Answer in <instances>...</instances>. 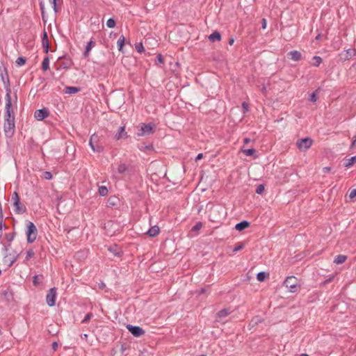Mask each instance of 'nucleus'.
I'll use <instances>...</instances> for the list:
<instances>
[{
    "mask_svg": "<svg viewBox=\"0 0 356 356\" xmlns=\"http://www.w3.org/2000/svg\"><path fill=\"white\" fill-rule=\"evenodd\" d=\"M316 92H317V90H316L315 92H312V93L310 95L309 100H310L311 102H316V100H317Z\"/></svg>",
    "mask_w": 356,
    "mask_h": 356,
    "instance_id": "8fccbe9b",
    "label": "nucleus"
},
{
    "mask_svg": "<svg viewBox=\"0 0 356 356\" xmlns=\"http://www.w3.org/2000/svg\"><path fill=\"white\" fill-rule=\"evenodd\" d=\"M287 55L289 58L295 61H299L302 59L301 53L297 50L291 51L288 53Z\"/></svg>",
    "mask_w": 356,
    "mask_h": 356,
    "instance_id": "2eb2a0df",
    "label": "nucleus"
},
{
    "mask_svg": "<svg viewBox=\"0 0 356 356\" xmlns=\"http://www.w3.org/2000/svg\"><path fill=\"white\" fill-rule=\"evenodd\" d=\"M203 158V154L202 153H200L197 154V156H196L195 158V161H198V160H200Z\"/></svg>",
    "mask_w": 356,
    "mask_h": 356,
    "instance_id": "052dcab7",
    "label": "nucleus"
},
{
    "mask_svg": "<svg viewBox=\"0 0 356 356\" xmlns=\"http://www.w3.org/2000/svg\"><path fill=\"white\" fill-rule=\"evenodd\" d=\"M355 49H349L348 50H347V54H348V56H349V57H352L353 56L355 55Z\"/></svg>",
    "mask_w": 356,
    "mask_h": 356,
    "instance_id": "6e6d98bb",
    "label": "nucleus"
},
{
    "mask_svg": "<svg viewBox=\"0 0 356 356\" xmlns=\"http://www.w3.org/2000/svg\"><path fill=\"white\" fill-rule=\"evenodd\" d=\"M244 247V245L242 243H238L234 249L233 252H236L241 250H242Z\"/></svg>",
    "mask_w": 356,
    "mask_h": 356,
    "instance_id": "09e8293b",
    "label": "nucleus"
},
{
    "mask_svg": "<svg viewBox=\"0 0 356 356\" xmlns=\"http://www.w3.org/2000/svg\"><path fill=\"white\" fill-rule=\"evenodd\" d=\"M266 24H267L266 19L263 18L261 20V26H262L263 29H265L266 28Z\"/></svg>",
    "mask_w": 356,
    "mask_h": 356,
    "instance_id": "bf43d9fd",
    "label": "nucleus"
},
{
    "mask_svg": "<svg viewBox=\"0 0 356 356\" xmlns=\"http://www.w3.org/2000/svg\"><path fill=\"white\" fill-rule=\"evenodd\" d=\"M160 232V229L157 225L152 227L147 232V234L150 237H155Z\"/></svg>",
    "mask_w": 356,
    "mask_h": 356,
    "instance_id": "f3484780",
    "label": "nucleus"
},
{
    "mask_svg": "<svg viewBox=\"0 0 356 356\" xmlns=\"http://www.w3.org/2000/svg\"><path fill=\"white\" fill-rule=\"evenodd\" d=\"M124 42H125V38L123 35H121L117 42L118 47V50L120 51H122L123 47L124 45Z\"/></svg>",
    "mask_w": 356,
    "mask_h": 356,
    "instance_id": "cd10ccee",
    "label": "nucleus"
},
{
    "mask_svg": "<svg viewBox=\"0 0 356 356\" xmlns=\"http://www.w3.org/2000/svg\"><path fill=\"white\" fill-rule=\"evenodd\" d=\"M26 59L24 57L20 56L16 60V64L18 66H22L26 63Z\"/></svg>",
    "mask_w": 356,
    "mask_h": 356,
    "instance_id": "e433bc0d",
    "label": "nucleus"
},
{
    "mask_svg": "<svg viewBox=\"0 0 356 356\" xmlns=\"http://www.w3.org/2000/svg\"><path fill=\"white\" fill-rule=\"evenodd\" d=\"M14 211L17 214H22L26 212V207L21 202L17 192L15 191L12 196Z\"/></svg>",
    "mask_w": 356,
    "mask_h": 356,
    "instance_id": "7ed1b4c3",
    "label": "nucleus"
},
{
    "mask_svg": "<svg viewBox=\"0 0 356 356\" xmlns=\"http://www.w3.org/2000/svg\"><path fill=\"white\" fill-rule=\"evenodd\" d=\"M81 90V88L79 87L74 86H67L65 88V92L66 94H75Z\"/></svg>",
    "mask_w": 356,
    "mask_h": 356,
    "instance_id": "4be33fe9",
    "label": "nucleus"
},
{
    "mask_svg": "<svg viewBox=\"0 0 356 356\" xmlns=\"http://www.w3.org/2000/svg\"><path fill=\"white\" fill-rule=\"evenodd\" d=\"M95 42L92 40L88 42L87 45L86 47L85 51L83 52L84 58H87L88 56L89 52L90 51L92 48L95 46Z\"/></svg>",
    "mask_w": 356,
    "mask_h": 356,
    "instance_id": "6ab92c4d",
    "label": "nucleus"
},
{
    "mask_svg": "<svg viewBox=\"0 0 356 356\" xmlns=\"http://www.w3.org/2000/svg\"><path fill=\"white\" fill-rule=\"evenodd\" d=\"M115 248H116L115 247H111V248H109V249H108V250H109L111 252H113V254H114L115 256H117V257H120V256H121V254H122V252H119V251H116Z\"/></svg>",
    "mask_w": 356,
    "mask_h": 356,
    "instance_id": "de8ad7c7",
    "label": "nucleus"
},
{
    "mask_svg": "<svg viewBox=\"0 0 356 356\" xmlns=\"http://www.w3.org/2000/svg\"><path fill=\"white\" fill-rule=\"evenodd\" d=\"M90 147L92 149V151L95 152L100 153V152H103V150H104L103 146L101 145H99V144L92 145Z\"/></svg>",
    "mask_w": 356,
    "mask_h": 356,
    "instance_id": "2f4dec72",
    "label": "nucleus"
},
{
    "mask_svg": "<svg viewBox=\"0 0 356 356\" xmlns=\"http://www.w3.org/2000/svg\"><path fill=\"white\" fill-rule=\"evenodd\" d=\"M346 259L347 257L346 255L339 254L335 257L334 262L337 264H341L346 261Z\"/></svg>",
    "mask_w": 356,
    "mask_h": 356,
    "instance_id": "393cba45",
    "label": "nucleus"
},
{
    "mask_svg": "<svg viewBox=\"0 0 356 356\" xmlns=\"http://www.w3.org/2000/svg\"><path fill=\"white\" fill-rule=\"evenodd\" d=\"M15 234H16V233L15 232H13L12 233H9V234H6L5 238L6 239V241L8 243H11L13 241V239L15 236Z\"/></svg>",
    "mask_w": 356,
    "mask_h": 356,
    "instance_id": "72a5a7b5",
    "label": "nucleus"
},
{
    "mask_svg": "<svg viewBox=\"0 0 356 356\" xmlns=\"http://www.w3.org/2000/svg\"><path fill=\"white\" fill-rule=\"evenodd\" d=\"M40 277L42 278V276L40 275ZM41 282V280L40 279V275H35L33 277V285L38 286Z\"/></svg>",
    "mask_w": 356,
    "mask_h": 356,
    "instance_id": "58836bf2",
    "label": "nucleus"
},
{
    "mask_svg": "<svg viewBox=\"0 0 356 356\" xmlns=\"http://www.w3.org/2000/svg\"><path fill=\"white\" fill-rule=\"evenodd\" d=\"M355 163H356V156H352L351 158L347 159V162L344 164L346 168H350Z\"/></svg>",
    "mask_w": 356,
    "mask_h": 356,
    "instance_id": "7c9ffc66",
    "label": "nucleus"
},
{
    "mask_svg": "<svg viewBox=\"0 0 356 356\" xmlns=\"http://www.w3.org/2000/svg\"><path fill=\"white\" fill-rule=\"evenodd\" d=\"M3 217H1L0 216V229H2L3 227H4L5 229L7 228V226L3 223Z\"/></svg>",
    "mask_w": 356,
    "mask_h": 356,
    "instance_id": "4d7b16f0",
    "label": "nucleus"
},
{
    "mask_svg": "<svg viewBox=\"0 0 356 356\" xmlns=\"http://www.w3.org/2000/svg\"><path fill=\"white\" fill-rule=\"evenodd\" d=\"M49 115V113L48 110L45 108H43L41 109L36 110L34 113V117L38 120H42L47 117H48Z\"/></svg>",
    "mask_w": 356,
    "mask_h": 356,
    "instance_id": "9b49d317",
    "label": "nucleus"
},
{
    "mask_svg": "<svg viewBox=\"0 0 356 356\" xmlns=\"http://www.w3.org/2000/svg\"><path fill=\"white\" fill-rule=\"evenodd\" d=\"M264 189H265L264 185L259 184L257 186L255 192H256V193L261 195L263 193Z\"/></svg>",
    "mask_w": 356,
    "mask_h": 356,
    "instance_id": "4c0bfd02",
    "label": "nucleus"
},
{
    "mask_svg": "<svg viewBox=\"0 0 356 356\" xmlns=\"http://www.w3.org/2000/svg\"><path fill=\"white\" fill-rule=\"evenodd\" d=\"M230 309L229 308H225L223 309L220 310L217 313V316L219 319H222L226 316H227L229 314H230Z\"/></svg>",
    "mask_w": 356,
    "mask_h": 356,
    "instance_id": "aec40b11",
    "label": "nucleus"
},
{
    "mask_svg": "<svg viewBox=\"0 0 356 356\" xmlns=\"http://www.w3.org/2000/svg\"><path fill=\"white\" fill-rule=\"evenodd\" d=\"M15 131V117H5L4 132L7 137H12Z\"/></svg>",
    "mask_w": 356,
    "mask_h": 356,
    "instance_id": "20e7f679",
    "label": "nucleus"
},
{
    "mask_svg": "<svg viewBox=\"0 0 356 356\" xmlns=\"http://www.w3.org/2000/svg\"><path fill=\"white\" fill-rule=\"evenodd\" d=\"M154 124H152L151 123H142L140 128L138 129V131L137 132L138 136H149L150 134H152L154 131Z\"/></svg>",
    "mask_w": 356,
    "mask_h": 356,
    "instance_id": "423d86ee",
    "label": "nucleus"
},
{
    "mask_svg": "<svg viewBox=\"0 0 356 356\" xmlns=\"http://www.w3.org/2000/svg\"><path fill=\"white\" fill-rule=\"evenodd\" d=\"M122 138H127V132L125 131L124 127H120L118 133L115 135V140H120Z\"/></svg>",
    "mask_w": 356,
    "mask_h": 356,
    "instance_id": "a211bd4d",
    "label": "nucleus"
},
{
    "mask_svg": "<svg viewBox=\"0 0 356 356\" xmlns=\"http://www.w3.org/2000/svg\"><path fill=\"white\" fill-rule=\"evenodd\" d=\"M284 285L289 289L291 293H295L300 288L298 284V280L295 276L287 277L284 282Z\"/></svg>",
    "mask_w": 356,
    "mask_h": 356,
    "instance_id": "39448f33",
    "label": "nucleus"
},
{
    "mask_svg": "<svg viewBox=\"0 0 356 356\" xmlns=\"http://www.w3.org/2000/svg\"><path fill=\"white\" fill-rule=\"evenodd\" d=\"M57 347H58V343H57V342H54V343H52V348H53L54 350H56V348H57Z\"/></svg>",
    "mask_w": 356,
    "mask_h": 356,
    "instance_id": "e2e57ef3",
    "label": "nucleus"
},
{
    "mask_svg": "<svg viewBox=\"0 0 356 356\" xmlns=\"http://www.w3.org/2000/svg\"><path fill=\"white\" fill-rule=\"evenodd\" d=\"M330 170L331 168L330 167H325L323 168V172H328Z\"/></svg>",
    "mask_w": 356,
    "mask_h": 356,
    "instance_id": "680f3d73",
    "label": "nucleus"
},
{
    "mask_svg": "<svg viewBox=\"0 0 356 356\" xmlns=\"http://www.w3.org/2000/svg\"><path fill=\"white\" fill-rule=\"evenodd\" d=\"M268 277V273L266 272H259L257 275V279L259 282H264Z\"/></svg>",
    "mask_w": 356,
    "mask_h": 356,
    "instance_id": "bb28decb",
    "label": "nucleus"
},
{
    "mask_svg": "<svg viewBox=\"0 0 356 356\" xmlns=\"http://www.w3.org/2000/svg\"><path fill=\"white\" fill-rule=\"evenodd\" d=\"M136 49L139 53H142L145 51V48L141 42L136 44Z\"/></svg>",
    "mask_w": 356,
    "mask_h": 356,
    "instance_id": "79ce46f5",
    "label": "nucleus"
},
{
    "mask_svg": "<svg viewBox=\"0 0 356 356\" xmlns=\"http://www.w3.org/2000/svg\"><path fill=\"white\" fill-rule=\"evenodd\" d=\"M99 193L102 196H105L108 193V189L106 186H102L99 187Z\"/></svg>",
    "mask_w": 356,
    "mask_h": 356,
    "instance_id": "c9c22d12",
    "label": "nucleus"
},
{
    "mask_svg": "<svg viewBox=\"0 0 356 356\" xmlns=\"http://www.w3.org/2000/svg\"><path fill=\"white\" fill-rule=\"evenodd\" d=\"M250 225V223L248 221L243 220L235 225V229L238 232H241L245 229L249 227Z\"/></svg>",
    "mask_w": 356,
    "mask_h": 356,
    "instance_id": "dca6fc26",
    "label": "nucleus"
},
{
    "mask_svg": "<svg viewBox=\"0 0 356 356\" xmlns=\"http://www.w3.org/2000/svg\"><path fill=\"white\" fill-rule=\"evenodd\" d=\"M202 227V223L197 222L192 228V231H199Z\"/></svg>",
    "mask_w": 356,
    "mask_h": 356,
    "instance_id": "c03bdc74",
    "label": "nucleus"
},
{
    "mask_svg": "<svg viewBox=\"0 0 356 356\" xmlns=\"http://www.w3.org/2000/svg\"><path fill=\"white\" fill-rule=\"evenodd\" d=\"M50 3L52 5L53 8L56 13L58 12L57 6H56V0H49Z\"/></svg>",
    "mask_w": 356,
    "mask_h": 356,
    "instance_id": "603ef678",
    "label": "nucleus"
},
{
    "mask_svg": "<svg viewBox=\"0 0 356 356\" xmlns=\"http://www.w3.org/2000/svg\"><path fill=\"white\" fill-rule=\"evenodd\" d=\"M234 38H230V39L229 40V45H232V44H234Z\"/></svg>",
    "mask_w": 356,
    "mask_h": 356,
    "instance_id": "774afa93",
    "label": "nucleus"
},
{
    "mask_svg": "<svg viewBox=\"0 0 356 356\" xmlns=\"http://www.w3.org/2000/svg\"><path fill=\"white\" fill-rule=\"evenodd\" d=\"M26 239L27 242L29 243H33L38 236V229L36 228V226L34 225L33 222L26 220Z\"/></svg>",
    "mask_w": 356,
    "mask_h": 356,
    "instance_id": "f03ea898",
    "label": "nucleus"
},
{
    "mask_svg": "<svg viewBox=\"0 0 356 356\" xmlns=\"http://www.w3.org/2000/svg\"><path fill=\"white\" fill-rule=\"evenodd\" d=\"M250 138H244V140H243V143H244L245 144H248V143H250Z\"/></svg>",
    "mask_w": 356,
    "mask_h": 356,
    "instance_id": "69168bd1",
    "label": "nucleus"
},
{
    "mask_svg": "<svg viewBox=\"0 0 356 356\" xmlns=\"http://www.w3.org/2000/svg\"><path fill=\"white\" fill-rule=\"evenodd\" d=\"M19 255V253H17V251L15 250H12L11 252H8L5 253V259H9L10 260V264H8V266H12L13 265V264L17 261Z\"/></svg>",
    "mask_w": 356,
    "mask_h": 356,
    "instance_id": "9d476101",
    "label": "nucleus"
},
{
    "mask_svg": "<svg viewBox=\"0 0 356 356\" xmlns=\"http://www.w3.org/2000/svg\"><path fill=\"white\" fill-rule=\"evenodd\" d=\"M209 40L212 42L220 41L221 40V35L218 31H214L209 36Z\"/></svg>",
    "mask_w": 356,
    "mask_h": 356,
    "instance_id": "412c9836",
    "label": "nucleus"
},
{
    "mask_svg": "<svg viewBox=\"0 0 356 356\" xmlns=\"http://www.w3.org/2000/svg\"><path fill=\"white\" fill-rule=\"evenodd\" d=\"M34 255H35L34 251L33 250L30 249L26 252V259L28 260V259L33 257Z\"/></svg>",
    "mask_w": 356,
    "mask_h": 356,
    "instance_id": "49530a36",
    "label": "nucleus"
},
{
    "mask_svg": "<svg viewBox=\"0 0 356 356\" xmlns=\"http://www.w3.org/2000/svg\"><path fill=\"white\" fill-rule=\"evenodd\" d=\"M155 63L156 65L158 64H163L164 63V58L161 54H159L156 56V60H155Z\"/></svg>",
    "mask_w": 356,
    "mask_h": 356,
    "instance_id": "ea45409f",
    "label": "nucleus"
},
{
    "mask_svg": "<svg viewBox=\"0 0 356 356\" xmlns=\"http://www.w3.org/2000/svg\"><path fill=\"white\" fill-rule=\"evenodd\" d=\"M118 226L113 221H108L104 224V229L106 230L107 234L112 236L116 231L115 227Z\"/></svg>",
    "mask_w": 356,
    "mask_h": 356,
    "instance_id": "4468645a",
    "label": "nucleus"
},
{
    "mask_svg": "<svg viewBox=\"0 0 356 356\" xmlns=\"http://www.w3.org/2000/svg\"><path fill=\"white\" fill-rule=\"evenodd\" d=\"M205 291H206L205 289L202 288L200 290H199V291H197V293H198L199 294H202V293H205Z\"/></svg>",
    "mask_w": 356,
    "mask_h": 356,
    "instance_id": "0e129e2a",
    "label": "nucleus"
},
{
    "mask_svg": "<svg viewBox=\"0 0 356 356\" xmlns=\"http://www.w3.org/2000/svg\"><path fill=\"white\" fill-rule=\"evenodd\" d=\"M99 140V138L98 135L93 134L90 138L89 145L91 147L92 145H97L98 144Z\"/></svg>",
    "mask_w": 356,
    "mask_h": 356,
    "instance_id": "a878e982",
    "label": "nucleus"
},
{
    "mask_svg": "<svg viewBox=\"0 0 356 356\" xmlns=\"http://www.w3.org/2000/svg\"><path fill=\"white\" fill-rule=\"evenodd\" d=\"M243 152L248 156H252L256 153V150L253 148L243 149Z\"/></svg>",
    "mask_w": 356,
    "mask_h": 356,
    "instance_id": "473e14b6",
    "label": "nucleus"
},
{
    "mask_svg": "<svg viewBox=\"0 0 356 356\" xmlns=\"http://www.w3.org/2000/svg\"><path fill=\"white\" fill-rule=\"evenodd\" d=\"M4 70L6 71V80L3 81L4 87L6 89V94H11V89L10 87V81H9L8 74L7 73L6 69L4 68Z\"/></svg>",
    "mask_w": 356,
    "mask_h": 356,
    "instance_id": "5701e85b",
    "label": "nucleus"
},
{
    "mask_svg": "<svg viewBox=\"0 0 356 356\" xmlns=\"http://www.w3.org/2000/svg\"><path fill=\"white\" fill-rule=\"evenodd\" d=\"M12 101H11V95L10 94L6 95V112L5 117H9L12 115Z\"/></svg>",
    "mask_w": 356,
    "mask_h": 356,
    "instance_id": "f8f14e48",
    "label": "nucleus"
},
{
    "mask_svg": "<svg viewBox=\"0 0 356 356\" xmlns=\"http://www.w3.org/2000/svg\"><path fill=\"white\" fill-rule=\"evenodd\" d=\"M355 197H356V189L355 188V189H352L350 191L349 197H350V199L353 200Z\"/></svg>",
    "mask_w": 356,
    "mask_h": 356,
    "instance_id": "3c124183",
    "label": "nucleus"
},
{
    "mask_svg": "<svg viewBox=\"0 0 356 356\" xmlns=\"http://www.w3.org/2000/svg\"><path fill=\"white\" fill-rule=\"evenodd\" d=\"M242 108L243 109V113H246L249 111V106H248V103H246V102H243Z\"/></svg>",
    "mask_w": 356,
    "mask_h": 356,
    "instance_id": "5fc2aeb1",
    "label": "nucleus"
},
{
    "mask_svg": "<svg viewBox=\"0 0 356 356\" xmlns=\"http://www.w3.org/2000/svg\"><path fill=\"white\" fill-rule=\"evenodd\" d=\"M227 216L226 209L220 204L213 205L209 209V220L211 222H220Z\"/></svg>",
    "mask_w": 356,
    "mask_h": 356,
    "instance_id": "f257e3e1",
    "label": "nucleus"
},
{
    "mask_svg": "<svg viewBox=\"0 0 356 356\" xmlns=\"http://www.w3.org/2000/svg\"><path fill=\"white\" fill-rule=\"evenodd\" d=\"M42 44L44 49V51L46 54H47L49 51L50 44L48 39L47 33L45 30L42 32Z\"/></svg>",
    "mask_w": 356,
    "mask_h": 356,
    "instance_id": "ddd939ff",
    "label": "nucleus"
},
{
    "mask_svg": "<svg viewBox=\"0 0 356 356\" xmlns=\"http://www.w3.org/2000/svg\"><path fill=\"white\" fill-rule=\"evenodd\" d=\"M71 65V60H67V62H64L61 66L65 68V69H68L70 68Z\"/></svg>",
    "mask_w": 356,
    "mask_h": 356,
    "instance_id": "864d4df0",
    "label": "nucleus"
},
{
    "mask_svg": "<svg viewBox=\"0 0 356 356\" xmlns=\"http://www.w3.org/2000/svg\"><path fill=\"white\" fill-rule=\"evenodd\" d=\"M42 177L47 180H49L52 178V175L50 172L45 171L43 172Z\"/></svg>",
    "mask_w": 356,
    "mask_h": 356,
    "instance_id": "a18cd8bd",
    "label": "nucleus"
},
{
    "mask_svg": "<svg viewBox=\"0 0 356 356\" xmlns=\"http://www.w3.org/2000/svg\"><path fill=\"white\" fill-rule=\"evenodd\" d=\"M127 329L136 337H139L143 335L145 332L142 327L132 325H127Z\"/></svg>",
    "mask_w": 356,
    "mask_h": 356,
    "instance_id": "1a4fd4ad",
    "label": "nucleus"
},
{
    "mask_svg": "<svg viewBox=\"0 0 356 356\" xmlns=\"http://www.w3.org/2000/svg\"><path fill=\"white\" fill-rule=\"evenodd\" d=\"M92 313H88L86 316L84 317V318L82 320L81 323H87L90 320V318L92 317Z\"/></svg>",
    "mask_w": 356,
    "mask_h": 356,
    "instance_id": "a19ab883",
    "label": "nucleus"
},
{
    "mask_svg": "<svg viewBox=\"0 0 356 356\" xmlns=\"http://www.w3.org/2000/svg\"><path fill=\"white\" fill-rule=\"evenodd\" d=\"M116 25L115 20L113 18H109L106 22V26L108 28H114Z\"/></svg>",
    "mask_w": 356,
    "mask_h": 356,
    "instance_id": "f704fd0d",
    "label": "nucleus"
},
{
    "mask_svg": "<svg viewBox=\"0 0 356 356\" xmlns=\"http://www.w3.org/2000/svg\"><path fill=\"white\" fill-rule=\"evenodd\" d=\"M105 286H106V285H105V284H104V283H103V282H102L101 284H99V289H104V287H105Z\"/></svg>",
    "mask_w": 356,
    "mask_h": 356,
    "instance_id": "338daca9",
    "label": "nucleus"
},
{
    "mask_svg": "<svg viewBox=\"0 0 356 356\" xmlns=\"http://www.w3.org/2000/svg\"><path fill=\"white\" fill-rule=\"evenodd\" d=\"M129 171V167L124 163H120L118 167V172L119 174H124Z\"/></svg>",
    "mask_w": 356,
    "mask_h": 356,
    "instance_id": "b1692460",
    "label": "nucleus"
},
{
    "mask_svg": "<svg viewBox=\"0 0 356 356\" xmlns=\"http://www.w3.org/2000/svg\"><path fill=\"white\" fill-rule=\"evenodd\" d=\"M11 248V243H8V244H5L3 243V248H2V250L6 253L8 252H9L10 249Z\"/></svg>",
    "mask_w": 356,
    "mask_h": 356,
    "instance_id": "37998d69",
    "label": "nucleus"
},
{
    "mask_svg": "<svg viewBox=\"0 0 356 356\" xmlns=\"http://www.w3.org/2000/svg\"><path fill=\"white\" fill-rule=\"evenodd\" d=\"M49 68V57H45L42 63V69L47 71Z\"/></svg>",
    "mask_w": 356,
    "mask_h": 356,
    "instance_id": "c85d7f7f",
    "label": "nucleus"
},
{
    "mask_svg": "<svg viewBox=\"0 0 356 356\" xmlns=\"http://www.w3.org/2000/svg\"><path fill=\"white\" fill-rule=\"evenodd\" d=\"M313 140L310 138H304L298 140L297 146L300 150H307L312 145Z\"/></svg>",
    "mask_w": 356,
    "mask_h": 356,
    "instance_id": "6e6552de",
    "label": "nucleus"
},
{
    "mask_svg": "<svg viewBox=\"0 0 356 356\" xmlns=\"http://www.w3.org/2000/svg\"><path fill=\"white\" fill-rule=\"evenodd\" d=\"M152 145H145L140 148V150H149L152 149Z\"/></svg>",
    "mask_w": 356,
    "mask_h": 356,
    "instance_id": "13d9d810",
    "label": "nucleus"
},
{
    "mask_svg": "<svg viewBox=\"0 0 356 356\" xmlns=\"http://www.w3.org/2000/svg\"><path fill=\"white\" fill-rule=\"evenodd\" d=\"M322 63V58L320 56H315L312 58V65L316 67L319 66Z\"/></svg>",
    "mask_w": 356,
    "mask_h": 356,
    "instance_id": "c756f323",
    "label": "nucleus"
},
{
    "mask_svg": "<svg viewBox=\"0 0 356 356\" xmlns=\"http://www.w3.org/2000/svg\"><path fill=\"white\" fill-rule=\"evenodd\" d=\"M56 294V288L55 287L50 289L48 291L46 296V302L49 307H53L55 305Z\"/></svg>",
    "mask_w": 356,
    "mask_h": 356,
    "instance_id": "0eeeda50",
    "label": "nucleus"
}]
</instances>
